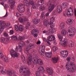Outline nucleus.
<instances>
[{"instance_id":"f3484780","label":"nucleus","mask_w":76,"mask_h":76,"mask_svg":"<svg viewBox=\"0 0 76 76\" xmlns=\"http://www.w3.org/2000/svg\"><path fill=\"white\" fill-rule=\"evenodd\" d=\"M55 37L54 35H51L48 37V39L49 41H54L55 40Z\"/></svg>"},{"instance_id":"bf43d9fd","label":"nucleus","mask_w":76,"mask_h":76,"mask_svg":"<svg viewBox=\"0 0 76 76\" xmlns=\"http://www.w3.org/2000/svg\"><path fill=\"white\" fill-rule=\"evenodd\" d=\"M7 16H8V15H7V12H6V14L3 17V18H6Z\"/></svg>"},{"instance_id":"a19ab883","label":"nucleus","mask_w":76,"mask_h":76,"mask_svg":"<svg viewBox=\"0 0 76 76\" xmlns=\"http://www.w3.org/2000/svg\"><path fill=\"white\" fill-rule=\"evenodd\" d=\"M49 25H50V27L51 28H52L54 27L55 26L54 24H53V23H49Z\"/></svg>"},{"instance_id":"338daca9","label":"nucleus","mask_w":76,"mask_h":76,"mask_svg":"<svg viewBox=\"0 0 76 76\" xmlns=\"http://www.w3.org/2000/svg\"><path fill=\"white\" fill-rule=\"evenodd\" d=\"M4 35L5 37H7V34L6 33L4 32Z\"/></svg>"},{"instance_id":"3c124183","label":"nucleus","mask_w":76,"mask_h":76,"mask_svg":"<svg viewBox=\"0 0 76 76\" xmlns=\"http://www.w3.org/2000/svg\"><path fill=\"white\" fill-rule=\"evenodd\" d=\"M32 6H33V9H35L37 8V4H34V5Z\"/></svg>"},{"instance_id":"2f4dec72","label":"nucleus","mask_w":76,"mask_h":76,"mask_svg":"<svg viewBox=\"0 0 76 76\" xmlns=\"http://www.w3.org/2000/svg\"><path fill=\"white\" fill-rule=\"evenodd\" d=\"M17 8H19V9H20V8H25V5L23 4H20L18 5Z\"/></svg>"},{"instance_id":"ddd939ff","label":"nucleus","mask_w":76,"mask_h":76,"mask_svg":"<svg viewBox=\"0 0 76 76\" xmlns=\"http://www.w3.org/2000/svg\"><path fill=\"white\" fill-rule=\"evenodd\" d=\"M39 32L38 30L37 29H33L31 31V34L33 35H34V37H38V34Z\"/></svg>"},{"instance_id":"09e8293b","label":"nucleus","mask_w":76,"mask_h":76,"mask_svg":"<svg viewBox=\"0 0 76 76\" xmlns=\"http://www.w3.org/2000/svg\"><path fill=\"white\" fill-rule=\"evenodd\" d=\"M21 59L23 61H24L25 60V56H24L23 55L21 57Z\"/></svg>"},{"instance_id":"4d7b16f0","label":"nucleus","mask_w":76,"mask_h":76,"mask_svg":"<svg viewBox=\"0 0 76 76\" xmlns=\"http://www.w3.org/2000/svg\"><path fill=\"white\" fill-rule=\"evenodd\" d=\"M41 17L42 19H43V18L44 17V13H42Z\"/></svg>"},{"instance_id":"f704fd0d","label":"nucleus","mask_w":76,"mask_h":76,"mask_svg":"<svg viewBox=\"0 0 76 76\" xmlns=\"http://www.w3.org/2000/svg\"><path fill=\"white\" fill-rule=\"evenodd\" d=\"M61 34L62 35H66V31L65 30H62L61 32Z\"/></svg>"},{"instance_id":"cd10ccee","label":"nucleus","mask_w":76,"mask_h":76,"mask_svg":"<svg viewBox=\"0 0 76 76\" xmlns=\"http://www.w3.org/2000/svg\"><path fill=\"white\" fill-rule=\"evenodd\" d=\"M14 72V71L11 70L10 71H7V73L8 75L9 76H12V73H13Z\"/></svg>"},{"instance_id":"4be33fe9","label":"nucleus","mask_w":76,"mask_h":76,"mask_svg":"<svg viewBox=\"0 0 76 76\" xmlns=\"http://www.w3.org/2000/svg\"><path fill=\"white\" fill-rule=\"evenodd\" d=\"M62 10V7L61 6L58 5L57 7V12L58 13H61Z\"/></svg>"},{"instance_id":"5701e85b","label":"nucleus","mask_w":76,"mask_h":76,"mask_svg":"<svg viewBox=\"0 0 76 76\" xmlns=\"http://www.w3.org/2000/svg\"><path fill=\"white\" fill-rule=\"evenodd\" d=\"M59 27L61 29H63V28L65 27V23H61L59 25Z\"/></svg>"},{"instance_id":"bb28decb","label":"nucleus","mask_w":76,"mask_h":76,"mask_svg":"<svg viewBox=\"0 0 76 76\" xmlns=\"http://www.w3.org/2000/svg\"><path fill=\"white\" fill-rule=\"evenodd\" d=\"M18 10L20 12V13H23L25 11V8H17Z\"/></svg>"},{"instance_id":"69168bd1","label":"nucleus","mask_w":76,"mask_h":76,"mask_svg":"<svg viewBox=\"0 0 76 76\" xmlns=\"http://www.w3.org/2000/svg\"><path fill=\"white\" fill-rule=\"evenodd\" d=\"M66 60L67 61H70V57H68L66 58Z\"/></svg>"},{"instance_id":"37998d69","label":"nucleus","mask_w":76,"mask_h":76,"mask_svg":"<svg viewBox=\"0 0 76 76\" xmlns=\"http://www.w3.org/2000/svg\"><path fill=\"white\" fill-rule=\"evenodd\" d=\"M23 3L25 4H28L29 5V1L26 0H24L23 1Z\"/></svg>"},{"instance_id":"6e6d98bb","label":"nucleus","mask_w":76,"mask_h":76,"mask_svg":"<svg viewBox=\"0 0 76 76\" xmlns=\"http://www.w3.org/2000/svg\"><path fill=\"white\" fill-rule=\"evenodd\" d=\"M13 30H11L10 31V34L11 35H12V34H13Z\"/></svg>"},{"instance_id":"b1692460","label":"nucleus","mask_w":76,"mask_h":76,"mask_svg":"<svg viewBox=\"0 0 76 76\" xmlns=\"http://www.w3.org/2000/svg\"><path fill=\"white\" fill-rule=\"evenodd\" d=\"M37 64H38L39 65H42L43 64V61L41 59H38Z\"/></svg>"},{"instance_id":"c9c22d12","label":"nucleus","mask_w":76,"mask_h":76,"mask_svg":"<svg viewBox=\"0 0 76 76\" xmlns=\"http://www.w3.org/2000/svg\"><path fill=\"white\" fill-rule=\"evenodd\" d=\"M11 39L14 41H16L17 39V37L15 36H12L11 37Z\"/></svg>"},{"instance_id":"603ef678","label":"nucleus","mask_w":76,"mask_h":76,"mask_svg":"<svg viewBox=\"0 0 76 76\" xmlns=\"http://www.w3.org/2000/svg\"><path fill=\"white\" fill-rule=\"evenodd\" d=\"M53 51H56L57 50V48H56V46H53Z\"/></svg>"},{"instance_id":"f257e3e1","label":"nucleus","mask_w":76,"mask_h":76,"mask_svg":"<svg viewBox=\"0 0 76 76\" xmlns=\"http://www.w3.org/2000/svg\"><path fill=\"white\" fill-rule=\"evenodd\" d=\"M27 56L28 58L27 59V62L28 64L29 65L31 63V61H32L33 63L35 64H37V62H38V59L37 57L36 56H35L32 59V56L30 54H29L28 52L27 53Z\"/></svg>"},{"instance_id":"aec40b11","label":"nucleus","mask_w":76,"mask_h":76,"mask_svg":"<svg viewBox=\"0 0 76 76\" xmlns=\"http://www.w3.org/2000/svg\"><path fill=\"white\" fill-rule=\"evenodd\" d=\"M40 21V20H39L38 18H35L33 20V23H34V24H38Z\"/></svg>"},{"instance_id":"58836bf2","label":"nucleus","mask_w":76,"mask_h":76,"mask_svg":"<svg viewBox=\"0 0 76 76\" xmlns=\"http://www.w3.org/2000/svg\"><path fill=\"white\" fill-rule=\"evenodd\" d=\"M27 15H29L30 13V8H27L26 12Z\"/></svg>"},{"instance_id":"e433bc0d","label":"nucleus","mask_w":76,"mask_h":76,"mask_svg":"<svg viewBox=\"0 0 76 76\" xmlns=\"http://www.w3.org/2000/svg\"><path fill=\"white\" fill-rule=\"evenodd\" d=\"M40 10L42 11V10H45V6L43 5L42 7H40Z\"/></svg>"},{"instance_id":"79ce46f5","label":"nucleus","mask_w":76,"mask_h":76,"mask_svg":"<svg viewBox=\"0 0 76 76\" xmlns=\"http://www.w3.org/2000/svg\"><path fill=\"white\" fill-rule=\"evenodd\" d=\"M43 34H46V35H49V34H50V32H48V31H47L45 30H44L43 31Z\"/></svg>"},{"instance_id":"7ed1b4c3","label":"nucleus","mask_w":76,"mask_h":76,"mask_svg":"<svg viewBox=\"0 0 76 76\" xmlns=\"http://www.w3.org/2000/svg\"><path fill=\"white\" fill-rule=\"evenodd\" d=\"M21 70L23 71V75L25 76L26 75H29L31 74V72L29 70V69L28 68V66L25 65L23 67L21 66L20 68V70H19L20 74L22 75V72Z\"/></svg>"},{"instance_id":"ea45409f","label":"nucleus","mask_w":76,"mask_h":76,"mask_svg":"<svg viewBox=\"0 0 76 76\" xmlns=\"http://www.w3.org/2000/svg\"><path fill=\"white\" fill-rule=\"evenodd\" d=\"M25 39V37L19 36V40L20 41H22L23 40Z\"/></svg>"},{"instance_id":"a878e982","label":"nucleus","mask_w":76,"mask_h":76,"mask_svg":"<svg viewBox=\"0 0 76 76\" xmlns=\"http://www.w3.org/2000/svg\"><path fill=\"white\" fill-rule=\"evenodd\" d=\"M66 23L68 25H71L73 23V21L71 19H69L66 21Z\"/></svg>"},{"instance_id":"9d476101","label":"nucleus","mask_w":76,"mask_h":76,"mask_svg":"<svg viewBox=\"0 0 76 76\" xmlns=\"http://www.w3.org/2000/svg\"><path fill=\"white\" fill-rule=\"evenodd\" d=\"M45 50V46L44 45H41L40 46L39 48V51L40 54L42 56H44V51Z\"/></svg>"},{"instance_id":"de8ad7c7","label":"nucleus","mask_w":76,"mask_h":76,"mask_svg":"<svg viewBox=\"0 0 76 76\" xmlns=\"http://www.w3.org/2000/svg\"><path fill=\"white\" fill-rule=\"evenodd\" d=\"M4 58V55L3 53H0V58L3 59Z\"/></svg>"},{"instance_id":"f8f14e48","label":"nucleus","mask_w":76,"mask_h":76,"mask_svg":"<svg viewBox=\"0 0 76 76\" xmlns=\"http://www.w3.org/2000/svg\"><path fill=\"white\" fill-rule=\"evenodd\" d=\"M48 11L50 12H51L55 7V5L51 4H48Z\"/></svg>"},{"instance_id":"4c0bfd02","label":"nucleus","mask_w":76,"mask_h":76,"mask_svg":"<svg viewBox=\"0 0 76 76\" xmlns=\"http://www.w3.org/2000/svg\"><path fill=\"white\" fill-rule=\"evenodd\" d=\"M50 23H53L54 22V20H55V17H53L50 18Z\"/></svg>"},{"instance_id":"473e14b6","label":"nucleus","mask_w":76,"mask_h":76,"mask_svg":"<svg viewBox=\"0 0 76 76\" xmlns=\"http://www.w3.org/2000/svg\"><path fill=\"white\" fill-rule=\"evenodd\" d=\"M34 4V1L32 0H30L28 2V5L33 6Z\"/></svg>"},{"instance_id":"6ab92c4d","label":"nucleus","mask_w":76,"mask_h":76,"mask_svg":"<svg viewBox=\"0 0 76 76\" xmlns=\"http://www.w3.org/2000/svg\"><path fill=\"white\" fill-rule=\"evenodd\" d=\"M24 26L22 25H19L18 26L19 30L20 32H23L24 30Z\"/></svg>"},{"instance_id":"49530a36","label":"nucleus","mask_w":76,"mask_h":76,"mask_svg":"<svg viewBox=\"0 0 76 76\" xmlns=\"http://www.w3.org/2000/svg\"><path fill=\"white\" fill-rule=\"evenodd\" d=\"M19 20L20 22L21 23H22V22H23L24 20L23 19V18H19Z\"/></svg>"},{"instance_id":"39448f33","label":"nucleus","mask_w":76,"mask_h":76,"mask_svg":"<svg viewBox=\"0 0 76 76\" xmlns=\"http://www.w3.org/2000/svg\"><path fill=\"white\" fill-rule=\"evenodd\" d=\"M76 32V29L72 26H70L68 28V32L67 35L69 37L72 35H74Z\"/></svg>"},{"instance_id":"680f3d73","label":"nucleus","mask_w":76,"mask_h":76,"mask_svg":"<svg viewBox=\"0 0 76 76\" xmlns=\"http://www.w3.org/2000/svg\"><path fill=\"white\" fill-rule=\"evenodd\" d=\"M70 45L71 47H73L74 46V44H73V43L72 42L71 43Z\"/></svg>"},{"instance_id":"a211bd4d","label":"nucleus","mask_w":76,"mask_h":76,"mask_svg":"<svg viewBox=\"0 0 76 76\" xmlns=\"http://www.w3.org/2000/svg\"><path fill=\"white\" fill-rule=\"evenodd\" d=\"M46 71L48 73L51 75L53 73V70L50 68H48L47 69Z\"/></svg>"},{"instance_id":"2eb2a0df","label":"nucleus","mask_w":76,"mask_h":76,"mask_svg":"<svg viewBox=\"0 0 76 76\" xmlns=\"http://www.w3.org/2000/svg\"><path fill=\"white\" fill-rule=\"evenodd\" d=\"M35 46L34 44H30L29 45H27L26 47V50L27 51H28L30 50L31 48H34Z\"/></svg>"},{"instance_id":"20e7f679","label":"nucleus","mask_w":76,"mask_h":76,"mask_svg":"<svg viewBox=\"0 0 76 76\" xmlns=\"http://www.w3.org/2000/svg\"><path fill=\"white\" fill-rule=\"evenodd\" d=\"M59 39L60 41L59 42V44L60 45H61L62 47H67L68 44V42L67 41L64 40L63 41V37L61 35V34H58V35Z\"/></svg>"},{"instance_id":"774afa93","label":"nucleus","mask_w":76,"mask_h":76,"mask_svg":"<svg viewBox=\"0 0 76 76\" xmlns=\"http://www.w3.org/2000/svg\"><path fill=\"white\" fill-rule=\"evenodd\" d=\"M74 13H75V16H76V9H74Z\"/></svg>"},{"instance_id":"412c9836","label":"nucleus","mask_w":76,"mask_h":76,"mask_svg":"<svg viewBox=\"0 0 76 76\" xmlns=\"http://www.w3.org/2000/svg\"><path fill=\"white\" fill-rule=\"evenodd\" d=\"M46 56L48 58H51L52 56V52H51L49 53L46 52L45 53Z\"/></svg>"},{"instance_id":"0eeeda50","label":"nucleus","mask_w":76,"mask_h":76,"mask_svg":"<svg viewBox=\"0 0 76 76\" xmlns=\"http://www.w3.org/2000/svg\"><path fill=\"white\" fill-rule=\"evenodd\" d=\"M6 26H8V24H4V21L0 20V33H2Z\"/></svg>"},{"instance_id":"4468645a","label":"nucleus","mask_w":76,"mask_h":76,"mask_svg":"<svg viewBox=\"0 0 76 76\" xmlns=\"http://www.w3.org/2000/svg\"><path fill=\"white\" fill-rule=\"evenodd\" d=\"M8 3L10 4H11L10 6L11 9H13L15 6V4L16 3V1L15 0H9Z\"/></svg>"},{"instance_id":"423d86ee","label":"nucleus","mask_w":76,"mask_h":76,"mask_svg":"<svg viewBox=\"0 0 76 76\" xmlns=\"http://www.w3.org/2000/svg\"><path fill=\"white\" fill-rule=\"evenodd\" d=\"M25 44V43L24 42L21 41L19 42V46H16V48H15V50L16 52L18 51H19L21 52L22 51V47L24 46Z\"/></svg>"},{"instance_id":"dca6fc26","label":"nucleus","mask_w":76,"mask_h":76,"mask_svg":"<svg viewBox=\"0 0 76 76\" xmlns=\"http://www.w3.org/2000/svg\"><path fill=\"white\" fill-rule=\"evenodd\" d=\"M38 70L42 73H44L45 72V69L43 66H40L38 68Z\"/></svg>"},{"instance_id":"7c9ffc66","label":"nucleus","mask_w":76,"mask_h":76,"mask_svg":"<svg viewBox=\"0 0 76 76\" xmlns=\"http://www.w3.org/2000/svg\"><path fill=\"white\" fill-rule=\"evenodd\" d=\"M2 59H3V61L5 62H8L9 61V59L7 58V57L6 56H4V58Z\"/></svg>"},{"instance_id":"8fccbe9b","label":"nucleus","mask_w":76,"mask_h":76,"mask_svg":"<svg viewBox=\"0 0 76 76\" xmlns=\"http://www.w3.org/2000/svg\"><path fill=\"white\" fill-rule=\"evenodd\" d=\"M6 70L4 69H3L1 70V72L2 73H6Z\"/></svg>"},{"instance_id":"864d4df0","label":"nucleus","mask_w":76,"mask_h":76,"mask_svg":"<svg viewBox=\"0 0 76 76\" xmlns=\"http://www.w3.org/2000/svg\"><path fill=\"white\" fill-rule=\"evenodd\" d=\"M50 14V12H47L45 14V16L46 17H48L49 16V14Z\"/></svg>"},{"instance_id":"c03bdc74","label":"nucleus","mask_w":76,"mask_h":76,"mask_svg":"<svg viewBox=\"0 0 76 76\" xmlns=\"http://www.w3.org/2000/svg\"><path fill=\"white\" fill-rule=\"evenodd\" d=\"M36 74L37 76H41V73H40L39 71L36 72Z\"/></svg>"},{"instance_id":"a18cd8bd","label":"nucleus","mask_w":76,"mask_h":76,"mask_svg":"<svg viewBox=\"0 0 76 76\" xmlns=\"http://www.w3.org/2000/svg\"><path fill=\"white\" fill-rule=\"evenodd\" d=\"M15 30L17 31H18L19 30V27H18V26L17 25H15Z\"/></svg>"},{"instance_id":"393cba45","label":"nucleus","mask_w":76,"mask_h":76,"mask_svg":"<svg viewBox=\"0 0 76 76\" xmlns=\"http://www.w3.org/2000/svg\"><path fill=\"white\" fill-rule=\"evenodd\" d=\"M52 60L53 63H56L58 60V57H54L52 58Z\"/></svg>"},{"instance_id":"13d9d810","label":"nucleus","mask_w":76,"mask_h":76,"mask_svg":"<svg viewBox=\"0 0 76 76\" xmlns=\"http://www.w3.org/2000/svg\"><path fill=\"white\" fill-rule=\"evenodd\" d=\"M41 3V4H44V0H40Z\"/></svg>"},{"instance_id":"f03ea898","label":"nucleus","mask_w":76,"mask_h":76,"mask_svg":"<svg viewBox=\"0 0 76 76\" xmlns=\"http://www.w3.org/2000/svg\"><path fill=\"white\" fill-rule=\"evenodd\" d=\"M75 66V64L74 63H71L70 65L67 63L66 64V68L68 72L70 73H73L76 70Z\"/></svg>"},{"instance_id":"e2e57ef3","label":"nucleus","mask_w":76,"mask_h":76,"mask_svg":"<svg viewBox=\"0 0 76 76\" xmlns=\"http://www.w3.org/2000/svg\"><path fill=\"white\" fill-rule=\"evenodd\" d=\"M16 15L18 17H19V16L20 15V14L18 12L16 13Z\"/></svg>"},{"instance_id":"c756f323","label":"nucleus","mask_w":76,"mask_h":76,"mask_svg":"<svg viewBox=\"0 0 76 76\" xmlns=\"http://www.w3.org/2000/svg\"><path fill=\"white\" fill-rule=\"evenodd\" d=\"M1 42L4 43V44H7V41H5V38L4 37H2L1 38Z\"/></svg>"},{"instance_id":"5fc2aeb1","label":"nucleus","mask_w":76,"mask_h":76,"mask_svg":"<svg viewBox=\"0 0 76 76\" xmlns=\"http://www.w3.org/2000/svg\"><path fill=\"white\" fill-rule=\"evenodd\" d=\"M23 19V20H24L25 22H26V21H27V20H28V19L26 17H24Z\"/></svg>"},{"instance_id":"1a4fd4ad","label":"nucleus","mask_w":76,"mask_h":76,"mask_svg":"<svg viewBox=\"0 0 76 76\" xmlns=\"http://www.w3.org/2000/svg\"><path fill=\"white\" fill-rule=\"evenodd\" d=\"M10 54L13 58L15 57H19V54L15 51L14 50H12L10 51Z\"/></svg>"},{"instance_id":"6e6552de","label":"nucleus","mask_w":76,"mask_h":76,"mask_svg":"<svg viewBox=\"0 0 76 76\" xmlns=\"http://www.w3.org/2000/svg\"><path fill=\"white\" fill-rule=\"evenodd\" d=\"M73 6H72L70 7L69 9L66 10V15L68 16H70L72 15V14L70 13V12H72V13L73 12Z\"/></svg>"},{"instance_id":"c85d7f7f","label":"nucleus","mask_w":76,"mask_h":76,"mask_svg":"<svg viewBox=\"0 0 76 76\" xmlns=\"http://www.w3.org/2000/svg\"><path fill=\"white\" fill-rule=\"evenodd\" d=\"M48 21L47 20H45L43 21V25L45 26L46 27H47L48 26Z\"/></svg>"},{"instance_id":"0e129e2a","label":"nucleus","mask_w":76,"mask_h":76,"mask_svg":"<svg viewBox=\"0 0 76 76\" xmlns=\"http://www.w3.org/2000/svg\"><path fill=\"white\" fill-rule=\"evenodd\" d=\"M34 13L36 16H37H37H39V15L38 14V12H34Z\"/></svg>"},{"instance_id":"052dcab7","label":"nucleus","mask_w":76,"mask_h":76,"mask_svg":"<svg viewBox=\"0 0 76 76\" xmlns=\"http://www.w3.org/2000/svg\"><path fill=\"white\" fill-rule=\"evenodd\" d=\"M31 25V23L29 22H28L26 24L27 26H30V25Z\"/></svg>"},{"instance_id":"72a5a7b5","label":"nucleus","mask_w":76,"mask_h":76,"mask_svg":"<svg viewBox=\"0 0 76 76\" xmlns=\"http://www.w3.org/2000/svg\"><path fill=\"white\" fill-rule=\"evenodd\" d=\"M64 8H66L67 7L68 4L66 2H64L62 4Z\"/></svg>"},{"instance_id":"9b49d317","label":"nucleus","mask_w":76,"mask_h":76,"mask_svg":"<svg viewBox=\"0 0 76 76\" xmlns=\"http://www.w3.org/2000/svg\"><path fill=\"white\" fill-rule=\"evenodd\" d=\"M69 52L67 50L62 51L61 52V55L62 57L66 58L68 56Z\"/></svg>"}]
</instances>
